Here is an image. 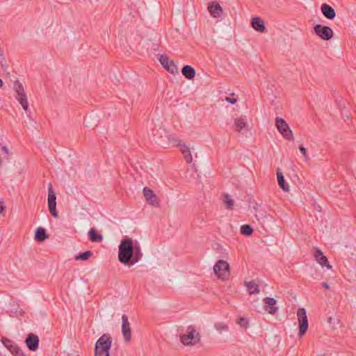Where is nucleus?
Instances as JSON below:
<instances>
[{
	"label": "nucleus",
	"instance_id": "5701e85b",
	"mask_svg": "<svg viewBox=\"0 0 356 356\" xmlns=\"http://www.w3.org/2000/svg\"><path fill=\"white\" fill-rule=\"evenodd\" d=\"M181 72L188 79H193L195 76V70L191 65H184L181 70Z\"/></svg>",
	"mask_w": 356,
	"mask_h": 356
},
{
	"label": "nucleus",
	"instance_id": "c85d7f7f",
	"mask_svg": "<svg viewBox=\"0 0 356 356\" xmlns=\"http://www.w3.org/2000/svg\"><path fill=\"white\" fill-rule=\"evenodd\" d=\"M92 255V252L90 250H87L84 252H82L78 254L75 259L76 261H86Z\"/></svg>",
	"mask_w": 356,
	"mask_h": 356
},
{
	"label": "nucleus",
	"instance_id": "c756f323",
	"mask_svg": "<svg viewBox=\"0 0 356 356\" xmlns=\"http://www.w3.org/2000/svg\"><path fill=\"white\" fill-rule=\"evenodd\" d=\"M253 229L250 225H243L241 227V233L244 236H250Z\"/></svg>",
	"mask_w": 356,
	"mask_h": 356
},
{
	"label": "nucleus",
	"instance_id": "ddd939ff",
	"mask_svg": "<svg viewBox=\"0 0 356 356\" xmlns=\"http://www.w3.org/2000/svg\"><path fill=\"white\" fill-rule=\"evenodd\" d=\"M175 143H176L177 146L180 147V150L183 154L186 163H191L193 161V158L190 148L186 145L184 144L180 140H175Z\"/></svg>",
	"mask_w": 356,
	"mask_h": 356
},
{
	"label": "nucleus",
	"instance_id": "39448f33",
	"mask_svg": "<svg viewBox=\"0 0 356 356\" xmlns=\"http://www.w3.org/2000/svg\"><path fill=\"white\" fill-rule=\"evenodd\" d=\"M275 125L279 132L285 139L288 140L293 139V132L284 119L277 117L275 118Z\"/></svg>",
	"mask_w": 356,
	"mask_h": 356
},
{
	"label": "nucleus",
	"instance_id": "0eeeda50",
	"mask_svg": "<svg viewBox=\"0 0 356 356\" xmlns=\"http://www.w3.org/2000/svg\"><path fill=\"white\" fill-rule=\"evenodd\" d=\"M314 31L317 36L323 40H330L332 38L334 33L332 29L327 26L316 24Z\"/></svg>",
	"mask_w": 356,
	"mask_h": 356
},
{
	"label": "nucleus",
	"instance_id": "e433bc0d",
	"mask_svg": "<svg viewBox=\"0 0 356 356\" xmlns=\"http://www.w3.org/2000/svg\"><path fill=\"white\" fill-rule=\"evenodd\" d=\"M14 356H26V354L23 352V350L22 349H20L19 350H18L15 355Z\"/></svg>",
	"mask_w": 356,
	"mask_h": 356
},
{
	"label": "nucleus",
	"instance_id": "ea45409f",
	"mask_svg": "<svg viewBox=\"0 0 356 356\" xmlns=\"http://www.w3.org/2000/svg\"><path fill=\"white\" fill-rule=\"evenodd\" d=\"M323 286L325 287L326 289H330V286L327 282H323L322 284Z\"/></svg>",
	"mask_w": 356,
	"mask_h": 356
},
{
	"label": "nucleus",
	"instance_id": "4468645a",
	"mask_svg": "<svg viewBox=\"0 0 356 356\" xmlns=\"http://www.w3.org/2000/svg\"><path fill=\"white\" fill-rule=\"evenodd\" d=\"M208 10L210 15L215 18L221 17L223 13L222 7L219 3L216 2L209 3Z\"/></svg>",
	"mask_w": 356,
	"mask_h": 356
},
{
	"label": "nucleus",
	"instance_id": "72a5a7b5",
	"mask_svg": "<svg viewBox=\"0 0 356 356\" xmlns=\"http://www.w3.org/2000/svg\"><path fill=\"white\" fill-rule=\"evenodd\" d=\"M237 323H238L240 326L243 327H247V326H248V321H247L245 318H240L238 319V321H237Z\"/></svg>",
	"mask_w": 356,
	"mask_h": 356
},
{
	"label": "nucleus",
	"instance_id": "473e14b6",
	"mask_svg": "<svg viewBox=\"0 0 356 356\" xmlns=\"http://www.w3.org/2000/svg\"><path fill=\"white\" fill-rule=\"evenodd\" d=\"M299 149H300V152L302 154V155L305 158V161L307 162L309 160V157L307 152L306 148L302 145H300L299 146Z\"/></svg>",
	"mask_w": 356,
	"mask_h": 356
},
{
	"label": "nucleus",
	"instance_id": "f3484780",
	"mask_svg": "<svg viewBox=\"0 0 356 356\" xmlns=\"http://www.w3.org/2000/svg\"><path fill=\"white\" fill-rule=\"evenodd\" d=\"M2 343L6 348L14 355L21 348L18 345L11 339L3 337L1 339Z\"/></svg>",
	"mask_w": 356,
	"mask_h": 356
},
{
	"label": "nucleus",
	"instance_id": "aec40b11",
	"mask_svg": "<svg viewBox=\"0 0 356 356\" xmlns=\"http://www.w3.org/2000/svg\"><path fill=\"white\" fill-rule=\"evenodd\" d=\"M265 304L266 305V310L270 314H274L277 311V308L275 307L276 304V300L273 298H265L264 300Z\"/></svg>",
	"mask_w": 356,
	"mask_h": 356
},
{
	"label": "nucleus",
	"instance_id": "f704fd0d",
	"mask_svg": "<svg viewBox=\"0 0 356 356\" xmlns=\"http://www.w3.org/2000/svg\"><path fill=\"white\" fill-rule=\"evenodd\" d=\"M225 101L229 102V103H230V104H236L237 100L235 98H231V97H225Z\"/></svg>",
	"mask_w": 356,
	"mask_h": 356
},
{
	"label": "nucleus",
	"instance_id": "cd10ccee",
	"mask_svg": "<svg viewBox=\"0 0 356 356\" xmlns=\"http://www.w3.org/2000/svg\"><path fill=\"white\" fill-rule=\"evenodd\" d=\"M109 350L104 348H98V346H95V356H109Z\"/></svg>",
	"mask_w": 356,
	"mask_h": 356
},
{
	"label": "nucleus",
	"instance_id": "9d476101",
	"mask_svg": "<svg viewBox=\"0 0 356 356\" xmlns=\"http://www.w3.org/2000/svg\"><path fill=\"white\" fill-rule=\"evenodd\" d=\"M143 193L147 202L149 204L153 207L159 206V198L152 189L147 187H145L143 190Z\"/></svg>",
	"mask_w": 356,
	"mask_h": 356
},
{
	"label": "nucleus",
	"instance_id": "6ab92c4d",
	"mask_svg": "<svg viewBox=\"0 0 356 356\" xmlns=\"http://www.w3.org/2000/svg\"><path fill=\"white\" fill-rule=\"evenodd\" d=\"M321 12L323 15L328 19H333L336 16L334 9L328 4L323 3L321 6Z\"/></svg>",
	"mask_w": 356,
	"mask_h": 356
},
{
	"label": "nucleus",
	"instance_id": "423d86ee",
	"mask_svg": "<svg viewBox=\"0 0 356 356\" xmlns=\"http://www.w3.org/2000/svg\"><path fill=\"white\" fill-rule=\"evenodd\" d=\"M297 317L299 323L298 334L302 337L305 334L308 329V319L306 309L305 308H299L297 312Z\"/></svg>",
	"mask_w": 356,
	"mask_h": 356
},
{
	"label": "nucleus",
	"instance_id": "a19ab883",
	"mask_svg": "<svg viewBox=\"0 0 356 356\" xmlns=\"http://www.w3.org/2000/svg\"><path fill=\"white\" fill-rule=\"evenodd\" d=\"M3 81L0 79V87L3 86Z\"/></svg>",
	"mask_w": 356,
	"mask_h": 356
},
{
	"label": "nucleus",
	"instance_id": "f257e3e1",
	"mask_svg": "<svg viewBox=\"0 0 356 356\" xmlns=\"http://www.w3.org/2000/svg\"><path fill=\"white\" fill-rule=\"evenodd\" d=\"M134 251V245L130 238H124L119 245L118 259L124 264L130 266L131 261Z\"/></svg>",
	"mask_w": 356,
	"mask_h": 356
},
{
	"label": "nucleus",
	"instance_id": "20e7f679",
	"mask_svg": "<svg viewBox=\"0 0 356 356\" xmlns=\"http://www.w3.org/2000/svg\"><path fill=\"white\" fill-rule=\"evenodd\" d=\"M213 270L218 279L225 280L229 275V265L225 260H218L213 266Z\"/></svg>",
	"mask_w": 356,
	"mask_h": 356
},
{
	"label": "nucleus",
	"instance_id": "1a4fd4ad",
	"mask_svg": "<svg viewBox=\"0 0 356 356\" xmlns=\"http://www.w3.org/2000/svg\"><path fill=\"white\" fill-rule=\"evenodd\" d=\"M159 61L162 66L171 74L178 72L177 67L172 60H170L166 55H161Z\"/></svg>",
	"mask_w": 356,
	"mask_h": 356
},
{
	"label": "nucleus",
	"instance_id": "a211bd4d",
	"mask_svg": "<svg viewBox=\"0 0 356 356\" xmlns=\"http://www.w3.org/2000/svg\"><path fill=\"white\" fill-rule=\"evenodd\" d=\"M251 26L255 31L260 33H264L266 30L264 22L259 17L252 18Z\"/></svg>",
	"mask_w": 356,
	"mask_h": 356
},
{
	"label": "nucleus",
	"instance_id": "4c0bfd02",
	"mask_svg": "<svg viewBox=\"0 0 356 356\" xmlns=\"http://www.w3.org/2000/svg\"><path fill=\"white\" fill-rule=\"evenodd\" d=\"M3 60H4L3 56L0 54V66H1V67L3 65Z\"/></svg>",
	"mask_w": 356,
	"mask_h": 356
},
{
	"label": "nucleus",
	"instance_id": "393cba45",
	"mask_svg": "<svg viewBox=\"0 0 356 356\" xmlns=\"http://www.w3.org/2000/svg\"><path fill=\"white\" fill-rule=\"evenodd\" d=\"M142 257H143V253L141 252L140 246L134 245V254L132 256L130 266H133L135 264L138 263L139 261V260L142 258Z\"/></svg>",
	"mask_w": 356,
	"mask_h": 356
},
{
	"label": "nucleus",
	"instance_id": "2f4dec72",
	"mask_svg": "<svg viewBox=\"0 0 356 356\" xmlns=\"http://www.w3.org/2000/svg\"><path fill=\"white\" fill-rule=\"evenodd\" d=\"M224 202L226 204V207L228 209H232L234 206V200L231 198V196L228 194L224 195Z\"/></svg>",
	"mask_w": 356,
	"mask_h": 356
},
{
	"label": "nucleus",
	"instance_id": "bb28decb",
	"mask_svg": "<svg viewBox=\"0 0 356 356\" xmlns=\"http://www.w3.org/2000/svg\"><path fill=\"white\" fill-rule=\"evenodd\" d=\"M246 287L250 294H255L259 293V286L254 281H250L246 283Z\"/></svg>",
	"mask_w": 356,
	"mask_h": 356
},
{
	"label": "nucleus",
	"instance_id": "2eb2a0df",
	"mask_svg": "<svg viewBox=\"0 0 356 356\" xmlns=\"http://www.w3.org/2000/svg\"><path fill=\"white\" fill-rule=\"evenodd\" d=\"M112 343V338L108 334H104L96 342L98 348L110 349Z\"/></svg>",
	"mask_w": 356,
	"mask_h": 356
},
{
	"label": "nucleus",
	"instance_id": "b1692460",
	"mask_svg": "<svg viewBox=\"0 0 356 356\" xmlns=\"http://www.w3.org/2000/svg\"><path fill=\"white\" fill-rule=\"evenodd\" d=\"M48 235L46 233L45 229L39 227L35 233V240L38 242L44 241L45 239L48 238Z\"/></svg>",
	"mask_w": 356,
	"mask_h": 356
},
{
	"label": "nucleus",
	"instance_id": "6e6552de",
	"mask_svg": "<svg viewBox=\"0 0 356 356\" xmlns=\"http://www.w3.org/2000/svg\"><path fill=\"white\" fill-rule=\"evenodd\" d=\"M56 197L53 190L52 186L50 184L48 188V207L50 213L55 218H58V215L56 211Z\"/></svg>",
	"mask_w": 356,
	"mask_h": 356
},
{
	"label": "nucleus",
	"instance_id": "58836bf2",
	"mask_svg": "<svg viewBox=\"0 0 356 356\" xmlns=\"http://www.w3.org/2000/svg\"><path fill=\"white\" fill-rule=\"evenodd\" d=\"M5 209V207L3 205V202H0V214Z\"/></svg>",
	"mask_w": 356,
	"mask_h": 356
},
{
	"label": "nucleus",
	"instance_id": "c9c22d12",
	"mask_svg": "<svg viewBox=\"0 0 356 356\" xmlns=\"http://www.w3.org/2000/svg\"><path fill=\"white\" fill-rule=\"evenodd\" d=\"M1 149L3 153L6 154L7 156L9 154V149L6 146H2Z\"/></svg>",
	"mask_w": 356,
	"mask_h": 356
},
{
	"label": "nucleus",
	"instance_id": "f8f14e48",
	"mask_svg": "<svg viewBox=\"0 0 356 356\" xmlns=\"http://www.w3.org/2000/svg\"><path fill=\"white\" fill-rule=\"evenodd\" d=\"M25 343L30 350L35 351L38 348L39 338L35 334L29 333L25 339Z\"/></svg>",
	"mask_w": 356,
	"mask_h": 356
},
{
	"label": "nucleus",
	"instance_id": "7ed1b4c3",
	"mask_svg": "<svg viewBox=\"0 0 356 356\" xmlns=\"http://www.w3.org/2000/svg\"><path fill=\"white\" fill-rule=\"evenodd\" d=\"M13 89L16 93L15 98L19 102V103L22 105L23 109L24 111H27L29 108V102L27 99V96L25 92L24 86L22 83H20L18 80L14 82Z\"/></svg>",
	"mask_w": 356,
	"mask_h": 356
},
{
	"label": "nucleus",
	"instance_id": "4be33fe9",
	"mask_svg": "<svg viewBox=\"0 0 356 356\" xmlns=\"http://www.w3.org/2000/svg\"><path fill=\"white\" fill-rule=\"evenodd\" d=\"M277 181L280 187L284 191V192H289V184L285 181L284 177L282 172L277 170Z\"/></svg>",
	"mask_w": 356,
	"mask_h": 356
},
{
	"label": "nucleus",
	"instance_id": "f03ea898",
	"mask_svg": "<svg viewBox=\"0 0 356 356\" xmlns=\"http://www.w3.org/2000/svg\"><path fill=\"white\" fill-rule=\"evenodd\" d=\"M186 333L180 336V341L184 345L193 346L200 342V334L195 330L194 327L188 326Z\"/></svg>",
	"mask_w": 356,
	"mask_h": 356
},
{
	"label": "nucleus",
	"instance_id": "dca6fc26",
	"mask_svg": "<svg viewBox=\"0 0 356 356\" xmlns=\"http://www.w3.org/2000/svg\"><path fill=\"white\" fill-rule=\"evenodd\" d=\"M314 257L316 261L322 266H325L328 269L332 268V266L330 265L327 257L323 254L321 250L318 248L315 250Z\"/></svg>",
	"mask_w": 356,
	"mask_h": 356
},
{
	"label": "nucleus",
	"instance_id": "412c9836",
	"mask_svg": "<svg viewBox=\"0 0 356 356\" xmlns=\"http://www.w3.org/2000/svg\"><path fill=\"white\" fill-rule=\"evenodd\" d=\"M88 238L93 243H101L103 241V236L98 234L95 228H91L89 230Z\"/></svg>",
	"mask_w": 356,
	"mask_h": 356
},
{
	"label": "nucleus",
	"instance_id": "7c9ffc66",
	"mask_svg": "<svg viewBox=\"0 0 356 356\" xmlns=\"http://www.w3.org/2000/svg\"><path fill=\"white\" fill-rule=\"evenodd\" d=\"M214 327L220 333L222 332H227L229 329L228 325L224 323H216L214 325Z\"/></svg>",
	"mask_w": 356,
	"mask_h": 356
},
{
	"label": "nucleus",
	"instance_id": "9b49d317",
	"mask_svg": "<svg viewBox=\"0 0 356 356\" xmlns=\"http://www.w3.org/2000/svg\"><path fill=\"white\" fill-rule=\"evenodd\" d=\"M122 332L123 338L126 342H129L131 339V331L128 316L126 314H123L122 316Z\"/></svg>",
	"mask_w": 356,
	"mask_h": 356
},
{
	"label": "nucleus",
	"instance_id": "a878e982",
	"mask_svg": "<svg viewBox=\"0 0 356 356\" xmlns=\"http://www.w3.org/2000/svg\"><path fill=\"white\" fill-rule=\"evenodd\" d=\"M234 126L237 131H241L243 129L247 127V122L245 118L240 117L234 120Z\"/></svg>",
	"mask_w": 356,
	"mask_h": 356
}]
</instances>
